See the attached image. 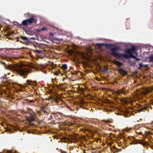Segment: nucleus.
<instances>
[{"mask_svg": "<svg viewBox=\"0 0 153 153\" xmlns=\"http://www.w3.org/2000/svg\"><path fill=\"white\" fill-rule=\"evenodd\" d=\"M117 50V47L115 46L111 48L110 55L114 57L117 59H120L123 57L125 59H128L130 58L134 59L137 61H139L140 59L137 58V57L134 56L133 54L134 53L137 55V51H135V47L133 46L130 49H128L125 50V53H120L116 51Z\"/></svg>", "mask_w": 153, "mask_h": 153, "instance_id": "1", "label": "nucleus"}, {"mask_svg": "<svg viewBox=\"0 0 153 153\" xmlns=\"http://www.w3.org/2000/svg\"><path fill=\"white\" fill-rule=\"evenodd\" d=\"M0 63L4 65V68L7 70H12L16 72L17 74L23 76L28 74L29 71L27 69L23 68L22 67L19 65L13 66L11 65H6L4 62L0 61Z\"/></svg>", "mask_w": 153, "mask_h": 153, "instance_id": "2", "label": "nucleus"}, {"mask_svg": "<svg viewBox=\"0 0 153 153\" xmlns=\"http://www.w3.org/2000/svg\"><path fill=\"white\" fill-rule=\"evenodd\" d=\"M37 20L34 18L33 16H31L30 18L27 19L23 20L22 21V24H19V26H21L22 25L26 26L28 24L30 25L33 23H36Z\"/></svg>", "mask_w": 153, "mask_h": 153, "instance_id": "3", "label": "nucleus"}, {"mask_svg": "<svg viewBox=\"0 0 153 153\" xmlns=\"http://www.w3.org/2000/svg\"><path fill=\"white\" fill-rule=\"evenodd\" d=\"M62 114L57 112L56 113H53V117H54V119L58 120H61L62 118Z\"/></svg>", "mask_w": 153, "mask_h": 153, "instance_id": "4", "label": "nucleus"}, {"mask_svg": "<svg viewBox=\"0 0 153 153\" xmlns=\"http://www.w3.org/2000/svg\"><path fill=\"white\" fill-rule=\"evenodd\" d=\"M118 71L121 74H123L124 75H126L127 74V71H126L124 70L122 68H120L117 69Z\"/></svg>", "mask_w": 153, "mask_h": 153, "instance_id": "5", "label": "nucleus"}, {"mask_svg": "<svg viewBox=\"0 0 153 153\" xmlns=\"http://www.w3.org/2000/svg\"><path fill=\"white\" fill-rule=\"evenodd\" d=\"M27 82L28 85L30 86H35L36 84V82H33L29 80H27Z\"/></svg>", "mask_w": 153, "mask_h": 153, "instance_id": "6", "label": "nucleus"}, {"mask_svg": "<svg viewBox=\"0 0 153 153\" xmlns=\"http://www.w3.org/2000/svg\"><path fill=\"white\" fill-rule=\"evenodd\" d=\"M27 120L29 122H32L34 121V117L33 114H30L29 116L27 117Z\"/></svg>", "mask_w": 153, "mask_h": 153, "instance_id": "7", "label": "nucleus"}, {"mask_svg": "<svg viewBox=\"0 0 153 153\" xmlns=\"http://www.w3.org/2000/svg\"><path fill=\"white\" fill-rule=\"evenodd\" d=\"M113 64H114L117 65V66L119 67H120L122 65H123V63L121 62H120L118 61H117L116 60L113 61Z\"/></svg>", "mask_w": 153, "mask_h": 153, "instance_id": "8", "label": "nucleus"}, {"mask_svg": "<svg viewBox=\"0 0 153 153\" xmlns=\"http://www.w3.org/2000/svg\"><path fill=\"white\" fill-rule=\"evenodd\" d=\"M20 37L22 40L25 41L26 42H30V39L25 36H21Z\"/></svg>", "mask_w": 153, "mask_h": 153, "instance_id": "9", "label": "nucleus"}, {"mask_svg": "<svg viewBox=\"0 0 153 153\" xmlns=\"http://www.w3.org/2000/svg\"><path fill=\"white\" fill-rule=\"evenodd\" d=\"M53 100V101H54L56 102H58V98H57V96H56L54 97L50 96L49 97V100Z\"/></svg>", "mask_w": 153, "mask_h": 153, "instance_id": "10", "label": "nucleus"}, {"mask_svg": "<svg viewBox=\"0 0 153 153\" xmlns=\"http://www.w3.org/2000/svg\"><path fill=\"white\" fill-rule=\"evenodd\" d=\"M147 107L145 105H142L140 108L139 112H140L143 111V110H146L147 109Z\"/></svg>", "mask_w": 153, "mask_h": 153, "instance_id": "11", "label": "nucleus"}, {"mask_svg": "<svg viewBox=\"0 0 153 153\" xmlns=\"http://www.w3.org/2000/svg\"><path fill=\"white\" fill-rule=\"evenodd\" d=\"M48 107L47 105H43L41 107V110H48Z\"/></svg>", "mask_w": 153, "mask_h": 153, "instance_id": "12", "label": "nucleus"}, {"mask_svg": "<svg viewBox=\"0 0 153 153\" xmlns=\"http://www.w3.org/2000/svg\"><path fill=\"white\" fill-rule=\"evenodd\" d=\"M47 111L48 110H42L41 112H39L38 113L39 115H41L42 113H43L44 114H48V112Z\"/></svg>", "mask_w": 153, "mask_h": 153, "instance_id": "13", "label": "nucleus"}, {"mask_svg": "<svg viewBox=\"0 0 153 153\" xmlns=\"http://www.w3.org/2000/svg\"><path fill=\"white\" fill-rule=\"evenodd\" d=\"M104 45V44L103 43H99L96 44V45L98 48H101Z\"/></svg>", "mask_w": 153, "mask_h": 153, "instance_id": "14", "label": "nucleus"}, {"mask_svg": "<svg viewBox=\"0 0 153 153\" xmlns=\"http://www.w3.org/2000/svg\"><path fill=\"white\" fill-rule=\"evenodd\" d=\"M149 61L151 62H153V55H151L149 57Z\"/></svg>", "mask_w": 153, "mask_h": 153, "instance_id": "15", "label": "nucleus"}, {"mask_svg": "<svg viewBox=\"0 0 153 153\" xmlns=\"http://www.w3.org/2000/svg\"><path fill=\"white\" fill-rule=\"evenodd\" d=\"M62 68L64 70H66L67 68V66L66 64H64L62 65Z\"/></svg>", "mask_w": 153, "mask_h": 153, "instance_id": "16", "label": "nucleus"}, {"mask_svg": "<svg viewBox=\"0 0 153 153\" xmlns=\"http://www.w3.org/2000/svg\"><path fill=\"white\" fill-rule=\"evenodd\" d=\"M35 53H37L38 54H41L42 53V51L41 50H36L34 51Z\"/></svg>", "mask_w": 153, "mask_h": 153, "instance_id": "17", "label": "nucleus"}, {"mask_svg": "<svg viewBox=\"0 0 153 153\" xmlns=\"http://www.w3.org/2000/svg\"><path fill=\"white\" fill-rule=\"evenodd\" d=\"M54 118V117L53 116V113H51V115L50 116V117L49 118V120H52L53 119V118Z\"/></svg>", "mask_w": 153, "mask_h": 153, "instance_id": "18", "label": "nucleus"}, {"mask_svg": "<svg viewBox=\"0 0 153 153\" xmlns=\"http://www.w3.org/2000/svg\"><path fill=\"white\" fill-rule=\"evenodd\" d=\"M139 66H140V67L138 68V69L140 70L142 67V64L141 63H139Z\"/></svg>", "mask_w": 153, "mask_h": 153, "instance_id": "19", "label": "nucleus"}, {"mask_svg": "<svg viewBox=\"0 0 153 153\" xmlns=\"http://www.w3.org/2000/svg\"><path fill=\"white\" fill-rule=\"evenodd\" d=\"M41 30H47V28L46 27H43L41 29Z\"/></svg>", "mask_w": 153, "mask_h": 153, "instance_id": "20", "label": "nucleus"}, {"mask_svg": "<svg viewBox=\"0 0 153 153\" xmlns=\"http://www.w3.org/2000/svg\"><path fill=\"white\" fill-rule=\"evenodd\" d=\"M103 122H104V123H110V121L108 120H104L103 121Z\"/></svg>", "mask_w": 153, "mask_h": 153, "instance_id": "21", "label": "nucleus"}, {"mask_svg": "<svg viewBox=\"0 0 153 153\" xmlns=\"http://www.w3.org/2000/svg\"><path fill=\"white\" fill-rule=\"evenodd\" d=\"M29 101V102H35V101H33V100H28Z\"/></svg>", "mask_w": 153, "mask_h": 153, "instance_id": "22", "label": "nucleus"}, {"mask_svg": "<svg viewBox=\"0 0 153 153\" xmlns=\"http://www.w3.org/2000/svg\"><path fill=\"white\" fill-rule=\"evenodd\" d=\"M61 151V153H67L66 151H63L62 150Z\"/></svg>", "mask_w": 153, "mask_h": 153, "instance_id": "23", "label": "nucleus"}, {"mask_svg": "<svg viewBox=\"0 0 153 153\" xmlns=\"http://www.w3.org/2000/svg\"><path fill=\"white\" fill-rule=\"evenodd\" d=\"M43 31L42 30H41V29H39L37 30V31L38 32H40L41 31Z\"/></svg>", "mask_w": 153, "mask_h": 153, "instance_id": "24", "label": "nucleus"}, {"mask_svg": "<svg viewBox=\"0 0 153 153\" xmlns=\"http://www.w3.org/2000/svg\"><path fill=\"white\" fill-rule=\"evenodd\" d=\"M30 39L35 40V38L34 37H31V38H30Z\"/></svg>", "mask_w": 153, "mask_h": 153, "instance_id": "25", "label": "nucleus"}, {"mask_svg": "<svg viewBox=\"0 0 153 153\" xmlns=\"http://www.w3.org/2000/svg\"><path fill=\"white\" fill-rule=\"evenodd\" d=\"M139 134L140 135H141L142 134V132L141 131H140L139 133Z\"/></svg>", "mask_w": 153, "mask_h": 153, "instance_id": "26", "label": "nucleus"}, {"mask_svg": "<svg viewBox=\"0 0 153 153\" xmlns=\"http://www.w3.org/2000/svg\"><path fill=\"white\" fill-rule=\"evenodd\" d=\"M17 41H19V42H20L21 43H23V42H22L21 41H19V40H17Z\"/></svg>", "mask_w": 153, "mask_h": 153, "instance_id": "27", "label": "nucleus"}, {"mask_svg": "<svg viewBox=\"0 0 153 153\" xmlns=\"http://www.w3.org/2000/svg\"><path fill=\"white\" fill-rule=\"evenodd\" d=\"M148 133H149V134H152L151 133V132H150V131Z\"/></svg>", "mask_w": 153, "mask_h": 153, "instance_id": "28", "label": "nucleus"}, {"mask_svg": "<svg viewBox=\"0 0 153 153\" xmlns=\"http://www.w3.org/2000/svg\"><path fill=\"white\" fill-rule=\"evenodd\" d=\"M67 108L68 109H70V107L68 106H67Z\"/></svg>", "mask_w": 153, "mask_h": 153, "instance_id": "29", "label": "nucleus"}, {"mask_svg": "<svg viewBox=\"0 0 153 153\" xmlns=\"http://www.w3.org/2000/svg\"><path fill=\"white\" fill-rule=\"evenodd\" d=\"M72 74L73 75H74L75 74L74 73H72Z\"/></svg>", "mask_w": 153, "mask_h": 153, "instance_id": "30", "label": "nucleus"}, {"mask_svg": "<svg viewBox=\"0 0 153 153\" xmlns=\"http://www.w3.org/2000/svg\"><path fill=\"white\" fill-rule=\"evenodd\" d=\"M103 71V72H105L104 71Z\"/></svg>", "mask_w": 153, "mask_h": 153, "instance_id": "31", "label": "nucleus"}, {"mask_svg": "<svg viewBox=\"0 0 153 153\" xmlns=\"http://www.w3.org/2000/svg\"><path fill=\"white\" fill-rule=\"evenodd\" d=\"M9 152H10V151H9Z\"/></svg>", "mask_w": 153, "mask_h": 153, "instance_id": "32", "label": "nucleus"}]
</instances>
